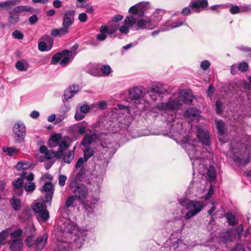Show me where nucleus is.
Returning <instances> with one entry per match:
<instances>
[{
	"label": "nucleus",
	"mask_w": 251,
	"mask_h": 251,
	"mask_svg": "<svg viewBox=\"0 0 251 251\" xmlns=\"http://www.w3.org/2000/svg\"><path fill=\"white\" fill-rule=\"evenodd\" d=\"M182 25H186L188 26V25L185 23L184 20H178L177 21L172 23H170V21H168L162 25L160 29L153 31L151 33V35L154 36L160 31L169 30L170 29L178 27Z\"/></svg>",
	"instance_id": "obj_10"
},
{
	"label": "nucleus",
	"mask_w": 251,
	"mask_h": 251,
	"mask_svg": "<svg viewBox=\"0 0 251 251\" xmlns=\"http://www.w3.org/2000/svg\"><path fill=\"white\" fill-rule=\"evenodd\" d=\"M13 132L15 140L18 142L22 141L26 134L25 124L20 122L16 123L13 126Z\"/></svg>",
	"instance_id": "obj_11"
},
{
	"label": "nucleus",
	"mask_w": 251,
	"mask_h": 251,
	"mask_svg": "<svg viewBox=\"0 0 251 251\" xmlns=\"http://www.w3.org/2000/svg\"><path fill=\"white\" fill-rule=\"evenodd\" d=\"M69 32V29L62 26L58 28H53L51 30L50 34L53 37H62Z\"/></svg>",
	"instance_id": "obj_20"
},
{
	"label": "nucleus",
	"mask_w": 251,
	"mask_h": 251,
	"mask_svg": "<svg viewBox=\"0 0 251 251\" xmlns=\"http://www.w3.org/2000/svg\"><path fill=\"white\" fill-rule=\"evenodd\" d=\"M25 179L28 181V182L25 184L24 188L25 190L28 193L33 192L36 188L35 185L32 182L34 179L33 174L31 173L28 175H26Z\"/></svg>",
	"instance_id": "obj_19"
},
{
	"label": "nucleus",
	"mask_w": 251,
	"mask_h": 251,
	"mask_svg": "<svg viewBox=\"0 0 251 251\" xmlns=\"http://www.w3.org/2000/svg\"><path fill=\"white\" fill-rule=\"evenodd\" d=\"M12 36L15 39H23L24 38L23 34L18 30H15L12 33Z\"/></svg>",
	"instance_id": "obj_49"
},
{
	"label": "nucleus",
	"mask_w": 251,
	"mask_h": 251,
	"mask_svg": "<svg viewBox=\"0 0 251 251\" xmlns=\"http://www.w3.org/2000/svg\"><path fill=\"white\" fill-rule=\"evenodd\" d=\"M9 234V233L8 229L3 230L0 233V244L3 245L4 244Z\"/></svg>",
	"instance_id": "obj_40"
},
{
	"label": "nucleus",
	"mask_w": 251,
	"mask_h": 251,
	"mask_svg": "<svg viewBox=\"0 0 251 251\" xmlns=\"http://www.w3.org/2000/svg\"><path fill=\"white\" fill-rule=\"evenodd\" d=\"M230 12L233 14L238 13L241 12V7L238 6H233L230 8Z\"/></svg>",
	"instance_id": "obj_57"
},
{
	"label": "nucleus",
	"mask_w": 251,
	"mask_h": 251,
	"mask_svg": "<svg viewBox=\"0 0 251 251\" xmlns=\"http://www.w3.org/2000/svg\"><path fill=\"white\" fill-rule=\"evenodd\" d=\"M33 210L36 213L37 218L40 223H44L49 219V212L46 205L43 203H35L33 206Z\"/></svg>",
	"instance_id": "obj_7"
},
{
	"label": "nucleus",
	"mask_w": 251,
	"mask_h": 251,
	"mask_svg": "<svg viewBox=\"0 0 251 251\" xmlns=\"http://www.w3.org/2000/svg\"><path fill=\"white\" fill-rule=\"evenodd\" d=\"M22 233V230L21 229H18L15 231L10 233V235L12 238H20L19 237Z\"/></svg>",
	"instance_id": "obj_47"
},
{
	"label": "nucleus",
	"mask_w": 251,
	"mask_h": 251,
	"mask_svg": "<svg viewBox=\"0 0 251 251\" xmlns=\"http://www.w3.org/2000/svg\"><path fill=\"white\" fill-rule=\"evenodd\" d=\"M97 138V135L95 134H93L92 135H86L84 137L82 141L81 142V144L83 146L86 147L92 143L94 138L96 139Z\"/></svg>",
	"instance_id": "obj_29"
},
{
	"label": "nucleus",
	"mask_w": 251,
	"mask_h": 251,
	"mask_svg": "<svg viewBox=\"0 0 251 251\" xmlns=\"http://www.w3.org/2000/svg\"><path fill=\"white\" fill-rule=\"evenodd\" d=\"M31 166L30 163L28 162H19L16 165V168L18 170H26Z\"/></svg>",
	"instance_id": "obj_37"
},
{
	"label": "nucleus",
	"mask_w": 251,
	"mask_h": 251,
	"mask_svg": "<svg viewBox=\"0 0 251 251\" xmlns=\"http://www.w3.org/2000/svg\"><path fill=\"white\" fill-rule=\"evenodd\" d=\"M151 5L149 2L143 1L130 7L128 10V12L131 14L141 17L144 15L145 12L149 9Z\"/></svg>",
	"instance_id": "obj_9"
},
{
	"label": "nucleus",
	"mask_w": 251,
	"mask_h": 251,
	"mask_svg": "<svg viewBox=\"0 0 251 251\" xmlns=\"http://www.w3.org/2000/svg\"><path fill=\"white\" fill-rule=\"evenodd\" d=\"M90 107L89 105L87 104H83V105L81 106L80 107V111L81 112V113H83L84 114V115H86L87 113H88L90 110Z\"/></svg>",
	"instance_id": "obj_53"
},
{
	"label": "nucleus",
	"mask_w": 251,
	"mask_h": 251,
	"mask_svg": "<svg viewBox=\"0 0 251 251\" xmlns=\"http://www.w3.org/2000/svg\"><path fill=\"white\" fill-rule=\"evenodd\" d=\"M106 38L107 34L102 32H100V33L98 34L96 36L97 39L99 41H103L105 40Z\"/></svg>",
	"instance_id": "obj_58"
},
{
	"label": "nucleus",
	"mask_w": 251,
	"mask_h": 251,
	"mask_svg": "<svg viewBox=\"0 0 251 251\" xmlns=\"http://www.w3.org/2000/svg\"><path fill=\"white\" fill-rule=\"evenodd\" d=\"M208 2L207 0H194L190 5V7L195 12H199L207 6Z\"/></svg>",
	"instance_id": "obj_17"
},
{
	"label": "nucleus",
	"mask_w": 251,
	"mask_h": 251,
	"mask_svg": "<svg viewBox=\"0 0 251 251\" xmlns=\"http://www.w3.org/2000/svg\"><path fill=\"white\" fill-rule=\"evenodd\" d=\"M38 18L36 15H33L29 18V22L30 25H33L38 21Z\"/></svg>",
	"instance_id": "obj_63"
},
{
	"label": "nucleus",
	"mask_w": 251,
	"mask_h": 251,
	"mask_svg": "<svg viewBox=\"0 0 251 251\" xmlns=\"http://www.w3.org/2000/svg\"><path fill=\"white\" fill-rule=\"evenodd\" d=\"M232 251H245L243 245L237 244L232 250Z\"/></svg>",
	"instance_id": "obj_64"
},
{
	"label": "nucleus",
	"mask_w": 251,
	"mask_h": 251,
	"mask_svg": "<svg viewBox=\"0 0 251 251\" xmlns=\"http://www.w3.org/2000/svg\"><path fill=\"white\" fill-rule=\"evenodd\" d=\"M86 72L93 76H101L100 66L97 64L89 63L86 68Z\"/></svg>",
	"instance_id": "obj_18"
},
{
	"label": "nucleus",
	"mask_w": 251,
	"mask_h": 251,
	"mask_svg": "<svg viewBox=\"0 0 251 251\" xmlns=\"http://www.w3.org/2000/svg\"><path fill=\"white\" fill-rule=\"evenodd\" d=\"M164 14L165 11L164 10L161 9H157L149 18L154 28L157 26L158 23L161 20L162 16Z\"/></svg>",
	"instance_id": "obj_16"
},
{
	"label": "nucleus",
	"mask_w": 251,
	"mask_h": 251,
	"mask_svg": "<svg viewBox=\"0 0 251 251\" xmlns=\"http://www.w3.org/2000/svg\"><path fill=\"white\" fill-rule=\"evenodd\" d=\"M26 173L24 172L21 175V177L18 178L17 180L13 182V185L16 189H19L23 187L24 179H25Z\"/></svg>",
	"instance_id": "obj_25"
},
{
	"label": "nucleus",
	"mask_w": 251,
	"mask_h": 251,
	"mask_svg": "<svg viewBox=\"0 0 251 251\" xmlns=\"http://www.w3.org/2000/svg\"><path fill=\"white\" fill-rule=\"evenodd\" d=\"M85 116V115L79 110H76L75 115V119L76 121H80L82 120Z\"/></svg>",
	"instance_id": "obj_48"
},
{
	"label": "nucleus",
	"mask_w": 251,
	"mask_h": 251,
	"mask_svg": "<svg viewBox=\"0 0 251 251\" xmlns=\"http://www.w3.org/2000/svg\"><path fill=\"white\" fill-rule=\"evenodd\" d=\"M210 65V62L208 60H204L201 62V68L203 70H206L209 67Z\"/></svg>",
	"instance_id": "obj_54"
},
{
	"label": "nucleus",
	"mask_w": 251,
	"mask_h": 251,
	"mask_svg": "<svg viewBox=\"0 0 251 251\" xmlns=\"http://www.w3.org/2000/svg\"><path fill=\"white\" fill-rule=\"evenodd\" d=\"M59 149L57 152V157H60L63 155V151L69 147L70 145L64 140H61L58 145Z\"/></svg>",
	"instance_id": "obj_26"
},
{
	"label": "nucleus",
	"mask_w": 251,
	"mask_h": 251,
	"mask_svg": "<svg viewBox=\"0 0 251 251\" xmlns=\"http://www.w3.org/2000/svg\"><path fill=\"white\" fill-rule=\"evenodd\" d=\"M52 47V45H49L44 41H41L38 43V49L41 51L50 50Z\"/></svg>",
	"instance_id": "obj_32"
},
{
	"label": "nucleus",
	"mask_w": 251,
	"mask_h": 251,
	"mask_svg": "<svg viewBox=\"0 0 251 251\" xmlns=\"http://www.w3.org/2000/svg\"><path fill=\"white\" fill-rule=\"evenodd\" d=\"M129 27H132L134 30L140 29H153L154 28L150 18L140 19L138 20L132 15L127 16L124 20L123 25L119 27L121 33L126 35L129 31Z\"/></svg>",
	"instance_id": "obj_4"
},
{
	"label": "nucleus",
	"mask_w": 251,
	"mask_h": 251,
	"mask_svg": "<svg viewBox=\"0 0 251 251\" xmlns=\"http://www.w3.org/2000/svg\"><path fill=\"white\" fill-rule=\"evenodd\" d=\"M184 115L186 117L192 119L197 116L198 117L199 112L196 109L194 108H190L184 112Z\"/></svg>",
	"instance_id": "obj_27"
},
{
	"label": "nucleus",
	"mask_w": 251,
	"mask_h": 251,
	"mask_svg": "<svg viewBox=\"0 0 251 251\" xmlns=\"http://www.w3.org/2000/svg\"><path fill=\"white\" fill-rule=\"evenodd\" d=\"M77 132L79 134L83 135L86 131V129L88 127V125L86 123L85 124H78L76 126Z\"/></svg>",
	"instance_id": "obj_36"
},
{
	"label": "nucleus",
	"mask_w": 251,
	"mask_h": 251,
	"mask_svg": "<svg viewBox=\"0 0 251 251\" xmlns=\"http://www.w3.org/2000/svg\"><path fill=\"white\" fill-rule=\"evenodd\" d=\"M197 136L199 141H194L193 143L187 141L182 144V147L187 151L190 160L192 161L194 172L203 175L206 172L207 177L210 181H213L216 177V172L214 167L210 166L208 168L207 165L209 160L200 157L201 151V147L197 143L202 144L207 147L209 145L210 140L207 130L199 128L197 131Z\"/></svg>",
	"instance_id": "obj_1"
},
{
	"label": "nucleus",
	"mask_w": 251,
	"mask_h": 251,
	"mask_svg": "<svg viewBox=\"0 0 251 251\" xmlns=\"http://www.w3.org/2000/svg\"><path fill=\"white\" fill-rule=\"evenodd\" d=\"M16 69L20 71H25L28 68V64L26 62L18 61L16 64Z\"/></svg>",
	"instance_id": "obj_33"
},
{
	"label": "nucleus",
	"mask_w": 251,
	"mask_h": 251,
	"mask_svg": "<svg viewBox=\"0 0 251 251\" xmlns=\"http://www.w3.org/2000/svg\"><path fill=\"white\" fill-rule=\"evenodd\" d=\"M95 151L93 148H88L85 149L84 151V158L85 161H87V160L93 156L94 154Z\"/></svg>",
	"instance_id": "obj_35"
},
{
	"label": "nucleus",
	"mask_w": 251,
	"mask_h": 251,
	"mask_svg": "<svg viewBox=\"0 0 251 251\" xmlns=\"http://www.w3.org/2000/svg\"><path fill=\"white\" fill-rule=\"evenodd\" d=\"M12 11L19 14L24 12L29 11L30 8L26 6L21 5L15 7Z\"/></svg>",
	"instance_id": "obj_34"
},
{
	"label": "nucleus",
	"mask_w": 251,
	"mask_h": 251,
	"mask_svg": "<svg viewBox=\"0 0 251 251\" xmlns=\"http://www.w3.org/2000/svg\"><path fill=\"white\" fill-rule=\"evenodd\" d=\"M78 19L80 22L84 23L88 19L87 15L85 13H81L78 15Z\"/></svg>",
	"instance_id": "obj_56"
},
{
	"label": "nucleus",
	"mask_w": 251,
	"mask_h": 251,
	"mask_svg": "<svg viewBox=\"0 0 251 251\" xmlns=\"http://www.w3.org/2000/svg\"><path fill=\"white\" fill-rule=\"evenodd\" d=\"M20 19L19 14L15 13L13 11L9 12V16L8 18V22L12 25L18 23Z\"/></svg>",
	"instance_id": "obj_31"
},
{
	"label": "nucleus",
	"mask_w": 251,
	"mask_h": 251,
	"mask_svg": "<svg viewBox=\"0 0 251 251\" xmlns=\"http://www.w3.org/2000/svg\"><path fill=\"white\" fill-rule=\"evenodd\" d=\"M223 107L222 102L219 100H217L216 103V108L218 113H221L223 111Z\"/></svg>",
	"instance_id": "obj_55"
},
{
	"label": "nucleus",
	"mask_w": 251,
	"mask_h": 251,
	"mask_svg": "<svg viewBox=\"0 0 251 251\" xmlns=\"http://www.w3.org/2000/svg\"><path fill=\"white\" fill-rule=\"evenodd\" d=\"M74 194L75 198L79 200L85 199L88 195L87 188L84 185H77L75 188Z\"/></svg>",
	"instance_id": "obj_14"
},
{
	"label": "nucleus",
	"mask_w": 251,
	"mask_h": 251,
	"mask_svg": "<svg viewBox=\"0 0 251 251\" xmlns=\"http://www.w3.org/2000/svg\"><path fill=\"white\" fill-rule=\"evenodd\" d=\"M216 122V126L219 134L220 135L223 134L225 131V126L224 123L221 120H217Z\"/></svg>",
	"instance_id": "obj_39"
},
{
	"label": "nucleus",
	"mask_w": 251,
	"mask_h": 251,
	"mask_svg": "<svg viewBox=\"0 0 251 251\" xmlns=\"http://www.w3.org/2000/svg\"><path fill=\"white\" fill-rule=\"evenodd\" d=\"M10 249L12 251H19L22 247V241L20 238L14 239L9 242Z\"/></svg>",
	"instance_id": "obj_23"
},
{
	"label": "nucleus",
	"mask_w": 251,
	"mask_h": 251,
	"mask_svg": "<svg viewBox=\"0 0 251 251\" xmlns=\"http://www.w3.org/2000/svg\"><path fill=\"white\" fill-rule=\"evenodd\" d=\"M193 99L191 92L183 90L174 93L167 102L158 103L156 105V108L159 110L173 112L179 109L183 103L191 104Z\"/></svg>",
	"instance_id": "obj_3"
},
{
	"label": "nucleus",
	"mask_w": 251,
	"mask_h": 251,
	"mask_svg": "<svg viewBox=\"0 0 251 251\" xmlns=\"http://www.w3.org/2000/svg\"><path fill=\"white\" fill-rule=\"evenodd\" d=\"M39 151L41 153L45 154V157L47 159H51L55 156H57V152H54L52 150H48L45 146H41Z\"/></svg>",
	"instance_id": "obj_21"
},
{
	"label": "nucleus",
	"mask_w": 251,
	"mask_h": 251,
	"mask_svg": "<svg viewBox=\"0 0 251 251\" xmlns=\"http://www.w3.org/2000/svg\"><path fill=\"white\" fill-rule=\"evenodd\" d=\"M78 48V45L75 44L72 47L71 50H64L61 52L55 54L52 57L51 64H56L59 61L62 66L67 65L76 55V50Z\"/></svg>",
	"instance_id": "obj_6"
},
{
	"label": "nucleus",
	"mask_w": 251,
	"mask_h": 251,
	"mask_svg": "<svg viewBox=\"0 0 251 251\" xmlns=\"http://www.w3.org/2000/svg\"><path fill=\"white\" fill-rule=\"evenodd\" d=\"M43 190L46 193L44 202H50L53 193V185L50 182H46L43 186Z\"/></svg>",
	"instance_id": "obj_15"
},
{
	"label": "nucleus",
	"mask_w": 251,
	"mask_h": 251,
	"mask_svg": "<svg viewBox=\"0 0 251 251\" xmlns=\"http://www.w3.org/2000/svg\"><path fill=\"white\" fill-rule=\"evenodd\" d=\"M75 15V10H67L66 11L63 18L62 25L69 29L74 22V16Z\"/></svg>",
	"instance_id": "obj_13"
},
{
	"label": "nucleus",
	"mask_w": 251,
	"mask_h": 251,
	"mask_svg": "<svg viewBox=\"0 0 251 251\" xmlns=\"http://www.w3.org/2000/svg\"><path fill=\"white\" fill-rule=\"evenodd\" d=\"M57 234L56 247L54 251H70L80 249L87 236V232L78 228L75 224L66 220L60 225Z\"/></svg>",
	"instance_id": "obj_2"
},
{
	"label": "nucleus",
	"mask_w": 251,
	"mask_h": 251,
	"mask_svg": "<svg viewBox=\"0 0 251 251\" xmlns=\"http://www.w3.org/2000/svg\"><path fill=\"white\" fill-rule=\"evenodd\" d=\"M75 198L74 196H70L68 198L66 203L65 205L67 207H69L73 204L74 201H75Z\"/></svg>",
	"instance_id": "obj_50"
},
{
	"label": "nucleus",
	"mask_w": 251,
	"mask_h": 251,
	"mask_svg": "<svg viewBox=\"0 0 251 251\" xmlns=\"http://www.w3.org/2000/svg\"><path fill=\"white\" fill-rule=\"evenodd\" d=\"M2 150L4 152H7L8 154L10 155H13L17 151V150L15 148L10 147H3Z\"/></svg>",
	"instance_id": "obj_46"
},
{
	"label": "nucleus",
	"mask_w": 251,
	"mask_h": 251,
	"mask_svg": "<svg viewBox=\"0 0 251 251\" xmlns=\"http://www.w3.org/2000/svg\"><path fill=\"white\" fill-rule=\"evenodd\" d=\"M74 96V94L71 92L69 89L65 91L64 93V98L66 100L72 98Z\"/></svg>",
	"instance_id": "obj_60"
},
{
	"label": "nucleus",
	"mask_w": 251,
	"mask_h": 251,
	"mask_svg": "<svg viewBox=\"0 0 251 251\" xmlns=\"http://www.w3.org/2000/svg\"><path fill=\"white\" fill-rule=\"evenodd\" d=\"M234 160L235 162H238L241 165H245L250 161V157H247L246 159H244L239 156H235L234 157Z\"/></svg>",
	"instance_id": "obj_41"
},
{
	"label": "nucleus",
	"mask_w": 251,
	"mask_h": 251,
	"mask_svg": "<svg viewBox=\"0 0 251 251\" xmlns=\"http://www.w3.org/2000/svg\"><path fill=\"white\" fill-rule=\"evenodd\" d=\"M238 68L239 70L244 72L247 70L248 65L246 62H242L239 64Z\"/></svg>",
	"instance_id": "obj_51"
},
{
	"label": "nucleus",
	"mask_w": 251,
	"mask_h": 251,
	"mask_svg": "<svg viewBox=\"0 0 251 251\" xmlns=\"http://www.w3.org/2000/svg\"><path fill=\"white\" fill-rule=\"evenodd\" d=\"M101 70L102 73L106 76L109 75L112 71L110 66L107 65H103L101 67Z\"/></svg>",
	"instance_id": "obj_44"
},
{
	"label": "nucleus",
	"mask_w": 251,
	"mask_h": 251,
	"mask_svg": "<svg viewBox=\"0 0 251 251\" xmlns=\"http://www.w3.org/2000/svg\"><path fill=\"white\" fill-rule=\"evenodd\" d=\"M179 203L181 205L185 207L188 210L184 216L186 220H188L197 215L203 207L202 202L197 201H189L186 198L180 199Z\"/></svg>",
	"instance_id": "obj_5"
},
{
	"label": "nucleus",
	"mask_w": 251,
	"mask_h": 251,
	"mask_svg": "<svg viewBox=\"0 0 251 251\" xmlns=\"http://www.w3.org/2000/svg\"><path fill=\"white\" fill-rule=\"evenodd\" d=\"M226 217L229 224L231 225H235L237 223L236 217L231 213H228L226 214Z\"/></svg>",
	"instance_id": "obj_38"
},
{
	"label": "nucleus",
	"mask_w": 251,
	"mask_h": 251,
	"mask_svg": "<svg viewBox=\"0 0 251 251\" xmlns=\"http://www.w3.org/2000/svg\"><path fill=\"white\" fill-rule=\"evenodd\" d=\"M47 239L48 234L44 233L42 236L35 240H33L32 236H28L26 239V242L29 247H33L37 251H41L45 247Z\"/></svg>",
	"instance_id": "obj_8"
},
{
	"label": "nucleus",
	"mask_w": 251,
	"mask_h": 251,
	"mask_svg": "<svg viewBox=\"0 0 251 251\" xmlns=\"http://www.w3.org/2000/svg\"><path fill=\"white\" fill-rule=\"evenodd\" d=\"M167 86L161 84H157L151 88V92L156 94H163L167 92Z\"/></svg>",
	"instance_id": "obj_24"
},
{
	"label": "nucleus",
	"mask_w": 251,
	"mask_h": 251,
	"mask_svg": "<svg viewBox=\"0 0 251 251\" xmlns=\"http://www.w3.org/2000/svg\"><path fill=\"white\" fill-rule=\"evenodd\" d=\"M61 135L60 134H54L52 135L48 142V145L51 148L56 147L58 145L61 140Z\"/></svg>",
	"instance_id": "obj_22"
},
{
	"label": "nucleus",
	"mask_w": 251,
	"mask_h": 251,
	"mask_svg": "<svg viewBox=\"0 0 251 251\" xmlns=\"http://www.w3.org/2000/svg\"><path fill=\"white\" fill-rule=\"evenodd\" d=\"M98 107L101 110L105 109L107 108V103L105 101H100L97 104Z\"/></svg>",
	"instance_id": "obj_59"
},
{
	"label": "nucleus",
	"mask_w": 251,
	"mask_h": 251,
	"mask_svg": "<svg viewBox=\"0 0 251 251\" xmlns=\"http://www.w3.org/2000/svg\"><path fill=\"white\" fill-rule=\"evenodd\" d=\"M19 2V0H7L5 1L6 8H9L12 6L16 5Z\"/></svg>",
	"instance_id": "obj_52"
},
{
	"label": "nucleus",
	"mask_w": 251,
	"mask_h": 251,
	"mask_svg": "<svg viewBox=\"0 0 251 251\" xmlns=\"http://www.w3.org/2000/svg\"><path fill=\"white\" fill-rule=\"evenodd\" d=\"M66 179H67V177L66 176H63V175H60L59 176V184L61 186H63L65 184Z\"/></svg>",
	"instance_id": "obj_62"
},
{
	"label": "nucleus",
	"mask_w": 251,
	"mask_h": 251,
	"mask_svg": "<svg viewBox=\"0 0 251 251\" xmlns=\"http://www.w3.org/2000/svg\"><path fill=\"white\" fill-rule=\"evenodd\" d=\"M221 240L224 242L231 241L233 238L232 231L230 229L227 230L225 232H223L220 235Z\"/></svg>",
	"instance_id": "obj_28"
},
{
	"label": "nucleus",
	"mask_w": 251,
	"mask_h": 251,
	"mask_svg": "<svg viewBox=\"0 0 251 251\" xmlns=\"http://www.w3.org/2000/svg\"><path fill=\"white\" fill-rule=\"evenodd\" d=\"M83 204L87 215L90 216V214H91L93 211V208L95 207L94 205L92 204V206H90L89 204L86 202H83Z\"/></svg>",
	"instance_id": "obj_43"
},
{
	"label": "nucleus",
	"mask_w": 251,
	"mask_h": 251,
	"mask_svg": "<svg viewBox=\"0 0 251 251\" xmlns=\"http://www.w3.org/2000/svg\"><path fill=\"white\" fill-rule=\"evenodd\" d=\"M13 208L16 210H18L21 207V201L18 199H13L10 201Z\"/></svg>",
	"instance_id": "obj_42"
},
{
	"label": "nucleus",
	"mask_w": 251,
	"mask_h": 251,
	"mask_svg": "<svg viewBox=\"0 0 251 251\" xmlns=\"http://www.w3.org/2000/svg\"><path fill=\"white\" fill-rule=\"evenodd\" d=\"M143 92L142 89L139 87H134L128 90V95L130 100H134V103L137 105L136 107L138 108H141L139 106L140 102V99L142 98Z\"/></svg>",
	"instance_id": "obj_12"
},
{
	"label": "nucleus",
	"mask_w": 251,
	"mask_h": 251,
	"mask_svg": "<svg viewBox=\"0 0 251 251\" xmlns=\"http://www.w3.org/2000/svg\"><path fill=\"white\" fill-rule=\"evenodd\" d=\"M41 40L42 41L45 42L46 43L53 45V39L49 35H44L41 38Z\"/></svg>",
	"instance_id": "obj_45"
},
{
	"label": "nucleus",
	"mask_w": 251,
	"mask_h": 251,
	"mask_svg": "<svg viewBox=\"0 0 251 251\" xmlns=\"http://www.w3.org/2000/svg\"><path fill=\"white\" fill-rule=\"evenodd\" d=\"M251 11V5H244L241 6V12H250Z\"/></svg>",
	"instance_id": "obj_61"
},
{
	"label": "nucleus",
	"mask_w": 251,
	"mask_h": 251,
	"mask_svg": "<svg viewBox=\"0 0 251 251\" xmlns=\"http://www.w3.org/2000/svg\"><path fill=\"white\" fill-rule=\"evenodd\" d=\"M75 148H74V150L71 151H68L66 152L63 155V161L64 163L70 164L74 157Z\"/></svg>",
	"instance_id": "obj_30"
}]
</instances>
